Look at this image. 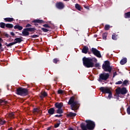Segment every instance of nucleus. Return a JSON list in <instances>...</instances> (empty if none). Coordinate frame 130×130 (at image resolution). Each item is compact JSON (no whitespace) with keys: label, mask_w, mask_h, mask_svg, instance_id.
Masks as SVG:
<instances>
[{"label":"nucleus","mask_w":130,"mask_h":130,"mask_svg":"<svg viewBox=\"0 0 130 130\" xmlns=\"http://www.w3.org/2000/svg\"><path fill=\"white\" fill-rule=\"evenodd\" d=\"M83 66L85 68H93L94 62H97L98 60L96 58H90L84 57L82 59Z\"/></svg>","instance_id":"1"},{"label":"nucleus","mask_w":130,"mask_h":130,"mask_svg":"<svg viewBox=\"0 0 130 130\" xmlns=\"http://www.w3.org/2000/svg\"><path fill=\"white\" fill-rule=\"evenodd\" d=\"M86 124L85 125V123H82L80 124V127L82 130H93L95 128V122L91 120H85Z\"/></svg>","instance_id":"2"},{"label":"nucleus","mask_w":130,"mask_h":130,"mask_svg":"<svg viewBox=\"0 0 130 130\" xmlns=\"http://www.w3.org/2000/svg\"><path fill=\"white\" fill-rule=\"evenodd\" d=\"M75 99H76L75 96H72L70 98L68 102V105H71V109L76 112V110L79 109V107L78 106L79 105V102L75 101Z\"/></svg>","instance_id":"3"},{"label":"nucleus","mask_w":130,"mask_h":130,"mask_svg":"<svg viewBox=\"0 0 130 130\" xmlns=\"http://www.w3.org/2000/svg\"><path fill=\"white\" fill-rule=\"evenodd\" d=\"M16 94L20 96H27L29 94V91L27 88L19 87L16 89Z\"/></svg>","instance_id":"4"},{"label":"nucleus","mask_w":130,"mask_h":130,"mask_svg":"<svg viewBox=\"0 0 130 130\" xmlns=\"http://www.w3.org/2000/svg\"><path fill=\"white\" fill-rule=\"evenodd\" d=\"M102 69L104 72L110 73L112 71V67L110 66V62L108 60L105 61L103 64Z\"/></svg>","instance_id":"5"},{"label":"nucleus","mask_w":130,"mask_h":130,"mask_svg":"<svg viewBox=\"0 0 130 130\" xmlns=\"http://www.w3.org/2000/svg\"><path fill=\"white\" fill-rule=\"evenodd\" d=\"M115 91L117 95H119L120 94H121V95H125V94L127 93V90H126L125 87H118L116 89Z\"/></svg>","instance_id":"6"},{"label":"nucleus","mask_w":130,"mask_h":130,"mask_svg":"<svg viewBox=\"0 0 130 130\" xmlns=\"http://www.w3.org/2000/svg\"><path fill=\"white\" fill-rule=\"evenodd\" d=\"M91 51L94 55L96 56L97 57H99V58H101V57H102V56L101 55V53H100V51L97 50V49L95 48H92L91 49Z\"/></svg>","instance_id":"7"},{"label":"nucleus","mask_w":130,"mask_h":130,"mask_svg":"<svg viewBox=\"0 0 130 130\" xmlns=\"http://www.w3.org/2000/svg\"><path fill=\"white\" fill-rule=\"evenodd\" d=\"M109 78V73H102L100 75L99 79L100 80H102L103 81H107Z\"/></svg>","instance_id":"8"},{"label":"nucleus","mask_w":130,"mask_h":130,"mask_svg":"<svg viewBox=\"0 0 130 130\" xmlns=\"http://www.w3.org/2000/svg\"><path fill=\"white\" fill-rule=\"evenodd\" d=\"M9 104V102L6 100L0 99V107L4 108L5 106H7Z\"/></svg>","instance_id":"9"},{"label":"nucleus","mask_w":130,"mask_h":130,"mask_svg":"<svg viewBox=\"0 0 130 130\" xmlns=\"http://www.w3.org/2000/svg\"><path fill=\"white\" fill-rule=\"evenodd\" d=\"M100 91H101V92L104 93V94H108L109 93H110V92H111V90H110L109 88H107L104 87H100Z\"/></svg>","instance_id":"10"},{"label":"nucleus","mask_w":130,"mask_h":130,"mask_svg":"<svg viewBox=\"0 0 130 130\" xmlns=\"http://www.w3.org/2000/svg\"><path fill=\"white\" fill-rule=\"evenodd\" d=\"M32 23H35L34 24L35 26H36L37 27L38 26V24H44L45 23V21H43L41 19H35L32 21ZM38 23V24L36 23Z\"/></svg>","instance_id":"11"},{"label":"nucleus","mask_w":130,"mask_h":130,"mask_svg":"<svg viewBox=\"0 0 130 130\" xmlns=\"http://www.w3.org/2000/svg\"><path fill=\"white\" fill-rule=\"evenodd\" d=\"M56 7L57 9H59V10H62L64 8V5L62 2H58L56 4Z\"/></svg>","instance_id":"12"},{"label":"nucleus","mask_w":130,"mask_h":130,"mask_svg":"<svg viewBox=\"0 0 130 130\" xmlns=\"http://www.w3.org/2000/svg\"><path fill=\"white\" fill-rule=\"evenodd\" d=\"M22 36H29L30 35V33L28 31V29L27 28H24L22 31Z\"/></svg>","instance_id":"13"},{"label":"nucleus","mask_w":130,"mask_h":130,"mask_svg":"<svg viewBox=\"0 0 130 130\" xmlns=\"http://www.w3.org/2000/svg\"><path fill=\"white\" fill-rule=\"evenodd\" d=\"M62 106H63V103H62L57 102L55 104V107L56 108H58V109H61Z\"/></svg>","instance_id":"14"},{"label":"nucleus","mask_w":130,"mask_h":130,"mask_svg":"<svg viewBox=\"0 0 130 130\" xmlns=\"http://www.w3.org/2000/svg\"><path fill=\"white\" fill-rule=\"evenodd\" d=\"M55 111V110H54V108H50L48 111V113L50 115H53V114H54Z\"/></svg>","instance_id":"15"},{"label":"nucleus","mask_w":130,"mask_h":130,"mask_svg":"<svg viewBox=\"0 0 130 130\" xmlns=\"http://www.w3.org/2000/svg\"><path fill=\"white\" fill-rule=\"evenodd\" d=\"M23 41V40L21 38H16L14 39V43L15 44H17V43H21V42Z\"/></svg>","instance_id":"16"},{"label":"nucleus","mask_w":130,"mask_h":130,"mask_svg":"<svg viewBox=\"0 0 130 130\" xmlns=\"http://www.w3.org/2000/svg\"><path fill=\"white\" fill-rule=\"evenodd\" d=\"M5 22H9V23H12L13 21H15V19L13 18L7 17L4 18Z\"/></svg>","instance_id":"17"},{"label":"nucleus","mask_w":130,"mask_h":130,"mask_svg":"<svg viewBox=\"0 0 130 130\" xmlns=\"http://www.w3.org/2000/svg\"><path fill=\"white\" fill-rule=\"evenodd\" d=\"M89 51V48L87 46H84L83 47L82 50V53H85L86 54V53H88V51Z\"/></svg>","instance_id":"18"},{"label":"nucleus","mask_w":130,"mask_h":130,"mask_svg":"<svg viewBox=\"0 0 130 130\" xmlns=\"http://www.w3.org/2000/svg\"><path fill=\"white\" fill-rule=\"evenodd\" d=\"M33 113H42V110L38 108H34L32 110Z\"/></svg>","instance_id":"19"},{"label":"nucleus","mask_w":130,"mask_h":130,"mask_svg":"<svg viewBox=\"0 0 130 130\" xmlns=\"http://www.w3.org/2000/svg\"><path fill=\"white\" fill-rule=\"evenodd\" d=\"M127 62V59H126V58H124L120 60V63L122 66H123V64H125V63Z\"/></svg>","instance_id":"20"},{"label":"nucleus","mask_w":130,"mask_h":130,"mask_svg":"<svg viewBox=\"0 0 130 130\" xmlns=\"http://www.w3.org/2000/svg\"><path fill=\"white\" fill-rule=\"evenodd\" d=\"M77 115V114L73 112H70L69 113L67 114L68 117H75Z\"/></svg>","instance_id":"21"},{"label":"nucleus","mask_w":130,"mask_h":130,"mask_svg":"<svg viewBox=\"0 0 130 130\" xmlns=\"http://www.w3.org/2000/svg\"><path fill=\"white\" fill-rule=\"evenodd\" d=\"M5 44L7 47H10V48H12V46H13V45H15V43H14V42L10 43L9 44H8V43H5Z\"/></svg>","instance_id":"22"},{"label":"nucleus","mask_w":130,"mask_h":130,"mask_svg":"<svg viewBox=\"0 0 130 130\" xmlns=\"http://www.w3.org/2000/svg\"><path fill=\"white\" fill-rule=\"evenodd\" d=\"M14 29H18L19 31L23 29V26L19 25H16L14 26Z\"/></svg>","instance_id":"23"},{"label":"nucleus","mask_w":130,"mask_h":130,"mask_svg":"<svg viewBox=\"0 0 130 130\" xmlns=\"http://www.w3.org/2000/svg\"><path fill=\"white\" fill-rule=\"evenodd\" d=\"M124 18L125 19H129L130 18V12H126L124 14Z\"/></svg>","instance_id":"24"},{"label":"nucleus","mask_w":130,"mask_h":130,"mask_svg":"<svg viewBox=\"0 0 130 130\" xmlns=\"http://www.w3.org/2000/svg\"><path fill=\"white\" fill-rule=\"evenodd\" d=\"M75 8L78 11H81V10L82 9V7H81V6L79 4H76L75 5Z\"/></svg>","instance_id":"25"},{"label":"nucleus","mask_w":130,"mask_h":130,"mask_svg":"<svg viewBox=\"0 0 130 130\" xmlns=\"http://www.w3.org/2000/svg\"><path fill=\"white\" fill-rule=\"evenodd\" d=\"M28 32H34L36 28L35 27H30V28H26Z\"/></svg>","instance_id":"26"},{"label":"nucleus","mask_w":130,"mask_h":130,"mask_svg":"<svg viewBox=\"0 0 130 130\" xmlns=\"http://www.w3.org/2000/svg\"><path fill=\"white\" fill-rule=\"evenodd\" d=\"M6 28H12L14 27V25H13V24H11V23H7L6 25Z\"/></svg>","instance_id":"27"},{"label":"nucleus","mask_w":130,"mask_h":130,"mask_svg":"<svg viewBox=\"0 0 130 130\" xmlns=\"http://www.w3.org/2000/svg\"><path fill=\"white\" fill-rule=\"evenodd\" d=\"M108 35V33L107 32H104V34H103V39H104V40H106V39H107V35Z\"/></svg>","instance_id":"28"},{"label":"nucleus","mask_w":130,"mask_h":130,"mask_svg":"<svg viewBox=\"0 0 130 130\" xmlns=\"http://www.w3.org/2000/svg\"><path fill=\"white\" fill-rule=\"evenodd\" d=\"M56 113H58V114H62V113H63V111H62V109H58L56 110Z\"/></svg>","instance_id":"29"},{"label":"nucleus","mask_w":130,"mask_h":130,"mask_svg":"<svg viewBox=\"0 0 130 130\" xmlns=\"http://www.w3.org/2000/svg\"><path fill=\"white\" fill-rule=\"evenodd\" d=\"M112 39L113 40H117V36L115 34L112 35Z\"/></svg>","instance_id":"30"},{"label":"nucleus","mask_w":130,"mask_h":130,"mask_svg":"<svg viewBox=\"0 0 130 130\" xmlns=\"http://www.w3.org/2000/svg\"><path fill=\"white\" fill-rule=\"evenodd\" d=\"M6 25H7V24L5 23L4 22H1L0 23L1 28H5V27H6Z\"/></svg>","instance_id":"31"},{"label":"nucleus","mask_w":130,"mask_h":130,"mask_svg":"<svg viewBox=\"0 0 130 130\" xmlns=\"http://www.w3.org/2000/svg\"><path fill=\"white\" fill-rule=\"evenodd\" d=\"M104 29H105V30H106V31H107V30H109V29H110V25H109L108 24H106L105 26Z\"/></svg>","instance_id":"32"},{"label":"nucleus","mask_w":130,"mask_h":130,"mask_svg":"<svg viewBox=\"0 0 130 130\" xmlns=\"http://www.w3.org/2000/svg\"><path fill=\"white\" fill-rule=\"evenodd\" d=\"M59 61V59H57V58H55L53 59V62H54V63H57Z\"/></svg>","instance_id":"33"},{"label":"nucleus","mask_w":130,"mask_h":130,"mask_svg":"<svg viewBox=\"0 0 130 130\" xmlns=\"http://www.w3.org/2000/svg\"><path fill=\"white\" fill-rule=\"evenodd\" d=\"M15 114L14 113L12 112L9 114V117H11V118H14Z\"/></svg>","instance_id":"34"},{"label":"nucleus","mask_w":130,"mask_h":130,"mask_svg":"<svg viewBox=\"0 0 130 130\" xmlns=\"http://www.w3.org/2000/svg\"><path fill=\"white\" fill-rule=\"evenodd\" d=\"M41 30H42V31H43L45 33H46V32H48V31H49V30H48L47 28H45L44 27H42Z\"/></svg>","instance_id":"35"},{"label":"nucleus","mask_w":130,"mask_h":130,"mask_svg":"<svg viewBox=\"0 0 130 130\" xmlns=\"http://www.w3.org/2000/svg\"><path fill=\"white\" fill-rule=\"evenodd\" d=\"M60 124V121H59V123H56L54 124V127L56 128L57 127H58Z\"/></svg>","instance_id":"36"},{"label":"nucleus","mask_w":130,"mask_h":130,"mask_svg":"<svg viewBox=\"0 0 130 130\" xmlns=\"http://www.w3.org/2000/svg\"><path fill=\"white\" fill-rule=\"evenodd\" d=\"M5 123H6V121L5 120H3L2 119H0V124L1 125H4V124H5Z\"/></svg>","instance_id":"37"},{"label":"nucleus","mask_w":130,"mask_h":130,"mask_svg":"<svg viewBox=\"0 0 130 130\" xmlns=\"http://www.w3.org/2000/svg\"><path fill=\"white\" fill-rule=\"evenodd\" d=\"M31 38H37L38 37H39V35H34L30 36Z\"/></svg>","instance_id":"38"},{"label":"nucleus","mask_w":130,"mask_h":130,"mask_svg":"<svg viewBox=\"0 0 130 130\" xmlns=\"http://www.w3.org/2000/svg\"><path fill=\"white\" fill-rule=\"evenodd\" d=\"M43 26L45 27V28H51V27L47 24H44Z\"/></svg>","instance_id":"39"},{"label":"nucleus","mask_w":130,"mask_h":130,"mask_svg":"<svg viewBox=\"0 0 130 130\" xmlns=\"http://www.w3.org/2000/svg\"><path fill=\"white\" fill-rule=\"evenodd\" d=\"M57 92H58V94H63V90L61 89H59Z\"/></svg>","instance_id":"40"},{"label":"nucleus","mask_w":130,"mask_h":130,"mask_svg":"<svg viewBox=\"0 0 130 130\" xmlns=\"http://www.w3.org/2000/svg\"><path fill=\"white\" fill-rule=\"evenodd\" d=\"M94 67H95V68H100V64L99 63H96L95 64H94Z\"/></svg>","instance_id":"41"},{"label":"nucleus","mask_w":130,"mask_h":130,"mask_svg":"<svg viewBox=\"0 0 130 130\" xmlns=\"http://www.w3.org/2000/svg\"><path fill=\"white\" fill-rule=\"evenodd\" d=\"M121 84H122V81H119L115 83L116 85H121Z\"/></svg>","instance_id":"42"},{"label":"nucleus","mask_w":130,"mask_h":130,"mask_svg":"<svg viewBox=\"0 0 130 130\" xmlns=\"http://www.w3.org/2000/svg\"><path fill=\"white\" fill-rule=\"evenodd\" d=\"M127 113L128 115H130V106L127 108Z\"/></svg>","instance_id":"43"},{"label":"nucleus","mask_w":130,"mask_h":130,"mask_svg":"<svg viewBox=\"0 0 130 130\" xmlns=\"http://www.w3.org/2000/svg\"><path fill=\"white\" fill-rule=\"evenodd\" d=\"M127 83H128V81L127 80H124L123 82V85H124V86H126V84H127Z\"/></svg>","instance_id":"44"},{"label":"nucleus","mask_w":130,"mask_h":130,"mask_svg":"<svg viewBox=\"0 0 130 130\" xmlns=\"http://www.w3.org/2000/svg\"><path fill=\"white\" fill-rule=\"evenodd\" d=\"M108 98H111V97H112V92L111 91H110V93H108Z\"/></svg>","instance_id":"45"},{"label":"nucleus","mask_w":130,"mask_h":130,"mask_svg":"<svg viewBox=\"0 0 130 130\" xmlns=\"http://www.w3.org/2000/svg\"><path fill=\"white\" fill-rule=\"evenodd\" d=\"M62 115L60 114V115H55V117H58V118H60L62 117Z\"/></svg>","instance_id":"46"},{"label":"nucleus","mask_w":130,"mask_h":130,"mask_svg":"<svg viewBox=\"0 0 130 130\" xmlns=\"http://www.w3.org/2000/svg\"><path fill=\"white\" fill-rule=\"evenodd\" d=\"M42 95L44 96V97H46V96H47V93H46V92H44L43 93Z\"/></svg>","instance_id":"47"},{"label":"nucleus","mask_w":130,"mask_h":130,"mask_svg":"<svg viewBox=\"0 0 130 130\" xmlns=\"http://www.w3.org/2000/svg\"><path fill=\"white\" fill-rule=\"evenodd\" d=\"M25 27H26V28H28V27H32V25H31V24L28 23V24H27L26 25Z\"/></svg>","instance_id":"48"},{"label":"nucleus","mask_w":130,"mask_h":130,"mask_svg":"<svg viewBox=\"0 0 130 130\" xmlns=\"http://www.w3.org/2000/svg\"><path fill=\"white\" fill-rule=\"evenodd\" d=\"M115 76H117V73H116V72H114L113 78H114Z\"/></svg>","instance_id":"49"},{"label":"nucleus","mask_w":130,"mask_h":130,"mask_svg":"<svg viewBox=\"0 0 130 130\" xmlns=\"http://www.w3.org/2000/svg\"><path fill=\"white\" fill-rule=\"evenodd\" d=\"M5 36L6 37H7V38H9L10 37V36L9 35V34H5Z\"/></svg>","instance_id":"50"},{"label":"nucleus","mask_w":130,"mask_h":130,"mask_svg":"<svg viewBox=\"0 0 130 130\" xmlns=\"http://www.w3.org/2000/svg\"><path fill=\"white\" fill-rule=\"evenodd\" d=\"M9 37H10V38H9V40L10 42H12V41H13V39H12V37H11V36Z\"/></svg>","instance_id":"51"},{"label":"nucleus","mask_w":130,"mask_h":130,"mask_svg":"<svg viewBox=\"0 0 130 130\" xmlns=\"http://www.w3.org/2000/svg\"><path fill=\"white\" fill-rule=\"evenodd\" d=\"M85 9H86V10H89V6H84Z\"/></svg>","instance_id":"52"},{"label":"nucleus","mask_w":130,"mask_h":130,"mask_svg":"<svg viewBox=\"0 0 130 130\" xmlns=\"http://www.w3.org/2000/svg\"><path fill=\"white\" fill-rule=\"evenodd\" d=\"M11 35H12V36H15V33H14V32H11L10 33Z\"/></svg>","instance_id":"53"},{"label":"nucleus","mask_w":130,"mask_h":130,"mask_svg":"<svg viewBox=\"0 0 130 130\" xmlns=\"http://www.w3.org/2000/svg\"><path fill=\"white\" fill-rule=\"evenodd\" d=\"M9 130H12L13 129V127H11L9 128Z\"/></svg>","instance_id":"54"},{"label":"nucleus","mask_w":130,"mask_h":130,"mask_svg":"<svg viewBox=\"0 0 130 130\" xmlns=\"http://www.w3.org/2000/svg\"><path fill=\"white\" fill-rule=\"evenodd\" d=\"M69 130H74V128H73L72 127H71V128H69Z\"/></svg>","instance_id":"55"},{"label":"nucleus","mask_w":130,"mask_h":130,"mask_svg":"<svg viewBox=\"0 0 130 130\" xmlns=\"http://www.w3.org/2000/svg\"><path fill=\"white\" fill-rule=\"evenodd\" d=\"M64 2H69L70 0H63Z\"/></svg>","instance_id":"56"},{"label":"nucleus","mask_w":130,"mask_h":130,"mask_svg":"<svg viewBox=\"0 0 130 130\" xmlns=\"http://www.w3.org/2000/svg\"><path fill=\"white\" fill-rule=\"evenodd\" d=\"M2 46V43H0V48Z\"/></svg>","instance_id":"57"},{"label":"nucleus","mask_w":130,"mask_h":130,"mask_svg":"<svg viewBox=\"0 0 130 130\" xmlns=\"http://www.w3.org/2000/svg\"><path fill=\"white\" fill-rule=\"evenodd\" d=\"M94 37H97V35H95L94 36Z\"/></svg>","instance_id":"58"},{"label":"nucleus","mask_w":130,"mask_h":130,"mask_svg":"<svg viewBox=\"0 0 130 130\" xmlns=\"http://www.w3.org/2000/svg\"><path fill=\"white\" fill-rule=\"evenodd\" d=\"M0 41H2V39H1V38H0Z\"/></svg>","instance_id":"59"},{"label":"nucleus","mask_w":130,"mask_h":130,"mask_svg":"<svg viewBox=\"0 0 130 130\" xmlns=\"http://www.w3.org/2000/svg\"><path fill=\"white\" fill-rule=\"evenodd\" d=\"M49 23H51V21H49Z\"/></svg>","instance_id":"60"},{"label":"nucleus","mask_w":130,"mask_h":130,"mask_svg":"<svg viewBox=\"0 0 130 130\" xmlns=\"http://www.w3.org/2000/svg\"><path fill=\"white\" fill-rule=\"evenodd\" d=\"M25 130H29V129H25Z\"/></svg>","instance_id":"61"},{"label":"nucleus","mask_w":130,"mask_h":130,"mask_svg":"<svg viewBox=\"0 0 130 130\" xmlns=\"http://www.w3.org/2000/svg\"><path fill=\"white\" fill-rule=\"evenodd\" d=\"M40 97H41V98H42V96H41Z\"/></svg>","instance_id":"62"},{"label":"nucleus","mask_w":130,"mask_h":130,"mask_svg":"<svg viewBox=\"0 0 130 130\" xmlns=\"http://www.w3.org/2000/svg\"><path fill=\"white\" fill-rule=\"evenodd\" d=\"M7 87H9V85H7Z\"/></svg>","instance_id":"63"}]
</instances>
